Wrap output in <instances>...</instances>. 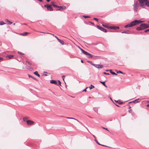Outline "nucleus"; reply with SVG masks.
Here are the masks:
<instances>
[{
  "instance_id": "1",
  "label": "nucleus",
  "mask_w": 149,
  "mask_h": 149,
  "mask_svg": "<svg viewBox=\"0 0 149 149\" xmlns=\"http://www.w3.org/2000/svg\"><path fill=\"white\" fill-rule=\"evenodd\" d=\"M143 21L140 20H135L132 22L130 24H128L125 26V28L131 27L132 26H135L137 24H139L143 22Z\"/></svg>"
},
{
  "instance_id": "2",
  "label": "nucleus",
  "mask_w": 149,
  "mask_h": 149,
  "mask_svg": "<svg viewBox=\"0 0 149 149\" xmlns=\"http://www.w3.org/2000/svg\"><path fill=\"white\" fill-rule=\"evenodd\" d=\"M139 2L140 6L143 8H146V7H149V1L147 0H138Z\"/></svg>"
},
{
  "instance_id": "3",
  "label": "nucleus",
  "mask_w": 149,
  "mask_h": 149,
  "mask_svg": "<svg viewBox=\"0 0 149 149\" xmlns=\"http://www.w3.org/2000/svg\"><path fill=\"white\" fill-rule=\"evenodd\" d=\"M133 6H134V10L135 11H137L139 6L138 2L137 1L135 2Z\"/></svg>"
},
{
  "instance_id": "4",
  "label": "nucleus",
  "mask_w": 149,
  "mask_h": 149,
  "mask_svg": "<svg viewBox=\"0 0 149 149\" xmlns=\"http://www.w3.org/2000/svg\"><path fill=\"white\" fill-rule=\"evenodd\" d=\"M140 26L141 27L142 29L143 30L149 27V25L146 24H140Z\"/></svg>"
},
{
  "instance_id": "5",
  "label": "nucleus",
  "mask_w": 149,
  "mask_h": 149,
  "mask_svg": "<svg viewBox=\"0 0 149 149\" xmlns=\"http://www.w3.org/2000/svg\"><path fill=\"white\" fill-rule=\"evenodd\" d=\"M91 64L95 67L97 68H102L103 67V65H102L95 64H93L92 63H91Z\"/></svg>"
},
{
  "instance_id": "6",
  "label": "nucleus",
  "mask_w": 149,
  "mask_h": 149,
  "mask_svg": "<svg viewBox=\"0 0 149 149\" xmlns=\"http://www.w3.org/2000/svg\"><path fill=\"white\" fill-rule=\"evenodd\" d=\"M97 28L98 29L101 30V31H103L104 32H107V31L106 29L98 25L97 26Z\"/></svg>"
},
{
  "instance_id": "7",
  "label": "nucleus",
  "mask_w": 149,
  "mask_h": 149,
  "mask_svg": "<svg viewBox=\"0 0 149 149\" xmlns=\"http://www.w3.org/2000/svg\"><path fill=\"white\" fill-rule=\"evenodd\" d=\"M44 6L45 7H47V9L48 10H49L50 11H52L53 9L51 7V6L50 5H45Z\"/></svg>"
},
{
  "instance_id": "8",
  "label": "nucleus",
  "mask_w": 149,
  "mask_h": 149,
  "mask_svg": "<svg viewBox=\"0 0 149 149\" xmlns=\"http://www.w3.org/2000/svg\"><path fill=\"white\" fill-rule=\"evenodd\" d=\"M26 122L27 125H32L34 123L33 122L29 120L26 121Z\"/></svg>"
},
{
  "instance_id": "9",
  "label": "nucleus",
  "mask_w": 149,
  "mask_h": 149,
  "mask_svg": "<svg viewBox=\"0 0 149 149\" xmlns=\"http://www.w3.org/2000/svg\"><path fill=\"white\" fill-rule=\"evenodd\" d=\"M119 28V27L118 26H109V29H117Z\"/></svg>"
},
{
  "instance_id": "10",
  "label": "nucleus",
  "mask_w": 149,
  "mask_h": 149,
  "mask_svg": "<svg viewBox=\"0 0 149 149\" xmlns=\"http://www.w3.org/2000/svg\"><path fill=\"white\" fill-rule=\"evenodd\" d=\"M50 83L51 84H54L56 85H58L57 81L54 80H51L50 81Z\"/></svg>"
},
{
  "instance_id": "11",
  "label": "nucleus",
  "mask_w": 149,
  "mask_h": 149,
  "mask_svg": "<svg viewBox=\"0 0 149 149\" xmlns=\"http://www.w3.org/2000/svg\"><path fill=\"white\" fill-rule=\"evenodd\" d=\"M80 50H81L82 52L84 54H85L86 55H87L88 53L87 52L84 51V50H83L82 49L80 48Z\"/></svg>"
},
{
  "instance_id": "12",
  "label": "nucleus",
  "mask_w": 149,
  "mask_h": 149,
  "mask_svg": "<svg viewBox=\"0 0 149 149\" xmlns=\"http://www.w3.org/2000/svg\"><path fill=\"white\" fill-rule=\"evenodd\" d=\"M140 100H139V99H138L134 100L132 102L134 103H137L140 102Z\"/></svg>"
},
{
  "instance_id": "13",
  "label": "nucleus",
  "mask_w": 149,
  "mask_h": 149,
  "mask_svg": "<svg viewBox=\"0 0 149 149\" xmlns=\"http://www.w3.org/2000/svg\"><path fill=\"white\" fill-rule=\"evenodd\" d=\"M102 25L103 26H104V27H105L106 28H109V27L107 25V24H105V23H104V24H102Z\"/></svg>"
},
{
  "instance_id": "14",
  "label": "nucleus",
  "mask_w": 149,
  "mask_h": 149,
  "mask_svg": "<svg viewBox=\"0 0 149 149\" xmlns=\"http://www.w3.org/2000/svg\"><path fill=\"white\" fill-rule=\"evenodd\" d=\"M86 56H87V57H88V58H91L94 56H93L92 55L89 53H88L87 55Z\"/></svg>"
},
{
  "instance_id": "15",
  "label": "nucleus",
  "mask_w": 149,
  "mask_h": 149,
  "mask_svg": "<svg viewBox=\"0 0 149 149\" xmlns=\"http://www.w3.org/2000/svg\"><path fill=\"white\" fill-rule=\"evenodd\" d=\"M51 3L53 6L55 8H58V6H57L55 4L54 2H52Z\"/></svg>"
},
{
  "instance_id": "16",
  "label": "nucleus",
  "mask_w": 149,
  "mask_h": 149,
  "mask_svg": "<svg viewBox=\"0 0 149 149\" xmlns=\"http://www.w3.org/2000/svg\"><path fill=\"white\" fill-rule=\"evenodd\" d=\"M122 33H125L126 34H130L131 33L130 31H124L122 32Z\"/></svg>"
},
{
  "instance_id": "17",
  "label": "nucleus",
  "mask_w": 149,
  "mask_h": 149,
  "mask_svg": "<svg viewBox=\"0 0 149 149\" xmlns=\"http://www.w3.org/2000/svg\"><path fill=\"white\" fill-rule=\"evenodd\" d=\"M58 41L62 45H64V41L62 40H61L59 39Z\"/></svg>"
},
{
  "instance_id": "18",
  "label": "nucleus",
  "mask_w": 149,
  "mask_h": 149,
  "mask_svg": "<svg viewBox=\"0 0 149 149\" xmlns=\"http://www.w3.org/2000/svg\"><path fill=\"white\" fill-rule=\"evenodd\" d=\"M5 21L7 22L8 24H11L12 23V22L10 21L8 19H6L5 20Z\"/></svg>"
},
{
  "instance_id": "19",
  "label": "nucleus",
  "mask_w": 149,
  "mask_h": 149,
  "mask_svg": "<svg viewBox=\"0 0 149 149\" xmlns=\"http://www.w3.org/2000/svg\"><path fill=\"white\" fill-rule=\"evenodd\" d=\"M34 74L35 75L37 76L38 77H40V74L38 73L37 71H36V72H34Z\"/></svg>"
},
{
  "instance_id": "20",
  "label": "nucleus",
  "mask_w": 149,
  "mask_h": 149,
  "mask_svg": "<svg viewBox=\"0 0 149 149\" xmlns=\"http://www.w3.org/2000/svg\"><path fill=\"white\" fill-rule=\"evenodd\" d=\"M110 71V72L111 74L113 75H117V74H116L115 72H112L111 70H109Z\"/></svg>"
},
{
  "instance_id": "21",
  "label": "nucleus",
  "mask_w": 149,
  "mask_h": 149,
  "mask_svg": "<svg viewBox=\"0 0 149 149\" xmlns=\"http://www.w3.org/2000/svg\"><path fill=\"white\" fill-rule=\"evenodd\" d=\"M28 33V32H25L24 33H20V34L22 36H26V35H27Z\"/></svg>"
},
{
  "instance_id": "22",
  "label": "nucleus",
  "mask_w": 149,
  "mask_h": 149,
  "mask_svg": "<svg viewBox=\"0 0 149 149\" xmlns=\"http://www.w3.org/2000/svg\"><path fill=\"white\" fill-rule=\"evenodd\" d=\"M100 82L102 84H103V85L105 87H107V86L106 85V84H105V81L102 82V81H100Z\"/></svg>"
},
{
  "instance_id": "23",
  "label": "nucleus",
  "mask_w": 149,
  "mask_h": 149,
  "mask_svg": "<svg viewBox=\"0 0 149 149\" xmlns=\"http://www.w3.org/2000/svg\"><path fill=\"white\" fill-rule=\"evenodd\" d=\"M115 101L119 104H123V102H121L120 101H119V100H117V101L115 100Z\"/></svg>"
},
{
  "instance_id": "24",
  "label": "nucleus",
  "mask_w": 149,
  "mask_h": 149,
  "mask_svg": "<svg viewBox=\"0 0 149 149\" xmlns=\"http://www.w3.org/2000/svg\"><path fill=\"white\" fill-rule=\"evenodd\" d=\"M136 30L138 31H140L143 30L141 26L137 27L136 28Z\"/></svg>"
},
{
  "instance_id": "25",
  "label": "nucleus",
  "mask_w": 149,
  "mask_h": 149,
  "mask_svg": "<svg viewBox=\"0 0 149 149\" xmlns=\"http://www.w3.org/2000/svg\"><path fill=\"white\" fill-rule=\"evenodd\" d=\"M116 72L117 73H121V74H125V73H123V72H121L120 71H118L116 70Z\"/></svg>"
},
{
  "instance_id": "26",
  "label": "nucleus",
  "mask_w": 149,
  "mask_h": 149,
  "mask_svg": "<svg viewBox=\"0 0 149 149\" xmlns=\"http://www.w3.org/2000/svg\"><path fill=\"white\" fill-rule=\"evenodd\" d=\"M66 118L68 119H74V120H77L78 122H79V121L77 120L76 119L74 118H70V117H67Z\"/></svg>"
},
{
  "instance_id": "27",
  "label": "nucleus",
  "mask_w": 149,
  "mask_h": 149,
  "mask_svg": "<svg viewBox=\"0 0 149 149\" xmlns=\"http://www.w3.org/2000/svg\"><path fill=\"white\" fill-rule=\"evenodd\" d=\"M8 56L9 59H10V58H12L14 56V55H9Z\"/></svg>"
},
{
  "instance_id": "28",
  "label": "nucleus",
  "mask_w": 149,
  "mask_h": 149,
  "mask_svg": "<svg viewBox=\"0 0 149 149\" xmlns=\"http://www.w3.org/2000/svg\"><path fill=\"white\" fill-rule=\"evenodd\" d=\"M60 8H62V10H64L66 8V7L64 6H60Z\"/></svg>"
},
{
  "instance_id": "29",
  "label": "nucleus",
  "mask_w": 149,
  "mask_h": 149,
  "mask_svg": "<svg viewBox=\"0 0 149 149\" xmlns=\"http://www.w3.org/2000/svg\"><path fill=\"white\" fill-rule=\"evenodd\" d=\"M5 24V23L3 21H1L0 22V25H2Z\"/></svg>"
},
{
  "instance_id": "30",
  "label": "nucleus",
  "mask_w": 149,
  "mask_h": 149,
  "mask_svg": "<svg viewBox=\"0 0 149 149\" xmlns=\"http://www.w3.org/2000/svg\"><path fill=\"white\" fill-rule=\"evenodd\" d=\"M95 142H96V143L98 144V145H101V144H100L98 142V141H97V140L96 139H95Z\"/></svg>"
},
{
  "instance_id": "31",
  "label": "nucleus",
  "mask_w": 149,
  "mask_h": 149,
  "mask_svg": "<svg viewBox=\"0 0 149 149\" xmlns=\"http://www.w3.org/2000/svg\"><path fill=\"white\" fill-rule=\"evenodd\" d=\"M93 88H94V86L92 85H91V86L89 87V88L90 89H92Z\"/></svg>"
},
{
  "instance_id": "32",
  "label": "nucleus",
  "mask_w": 149,
  "mask_h": 149,
  "mask_svg": "<svg viewBox=\"0 0 149 149\" xmlns=\"http://www.w3.org/2000/svg\"><path fill=\"white\" fill-rule=\"evenodd\" d=\"M57 8L58 9H56V10H62V8H60V6H58V8Z\"/></svg>"
},
{
  "instance_id": "33",
  "label": "nucleus",
  "mask_w": 149,
  "mask_h": 149,
  "mask_svg": "<svg viewBox=\"0 0 149 149\" xmlns=\"http://www.w3.org/2000/svg\"><path fill=\"white\" fill-rule=\"evenodd\" d=\"M85 18H89L90 17L88 16H86V15H84L83 16Z\"/></svg>"
},
{
  "instance_id": "34",
  "label": "nucleus",
  "mask_w": 149,
  "mask_h": 149,
  "mask_svg": "<svg viewBox=\"0 0 149 149\" xmlns=\"http://www.w3.org/2000/svg\"><path fill=\"white\" fill-rule=\"evenodd\" d=\"M18 53L19 54H21V55H24V54L23 53H22V52H18Z\"/></svg>"
},
{
  "instance_id": "35",
  "label": "nucleus",
  "mask_w": 149,
  "mask_h": 149,
  "mask_svg": "<svg viewBox=\"0 0 149 149\" xmlns=\"http://www.w3.org/2000/svg\"><path fill=\"white\" fill-rule=\"evenodd\" d=\"M26 119H27V118H26V117H24L23 118V120L24 121H26Z\"/></svg>"
},
{
  "instance_id": "36",
  "label": "nucleus",
  "mask_w": 149,
  "mask_h": 149,
  "mask_svg": "<svg viewBox=\"0 0 149 149\" xmlns=\"http://www.w3.org/2000/svg\"><path fill=\"white\" fill-rule=\"evenodd\" d=\"M65 77V76H64V75H63V76H62V79H63V81H64V82H65V84H66V83H65V81H64V77Z\"/></svg>"
},
{
  "instance_id": "37",
  "label": "nucleus",
  "mask_w": 149,
  "mask_h": 149,
  "mask_svg": "<svg viewBox=\"0 0 149 149\" xmlns=\"http://www.w3.org/2000/svg\"><path fill=\"white\" fill-rule=\"evenodd\" d=\"M148 31H149V29L146 30L144 31V32L146 33Z\"/></svg>"
},
{
  "instance_id": "38",
  "label": "nucleus",
  "mask_w": 149,
  "mask_h": 149,
  "mask_svg": "<svg viewBox=\"0 0 149 149\" xmlns=\"http://www.w3.org/2000/svg\"><path fill=\"white\" fill-rule=\"evenodd\" d=\"M30 66L31 65V64L29 62H26Z\"/></svg>"
},
{
  "instance_id": "39",
  "label": "nucleus",
  "mask_w": 149,
  "mask_h": 149,
  "mask_svg": "<svg viewBox=\"0 0 149 149\" xmlns=\"http://www.w3.org/2000/svg\"><path fill=\"white\" fill-rule=\"evenodd\" d=\"M103 74H107V75H109V73H107L106 72H103Z\"/></svg>"
},
{
  "instance_id": "40",
  "label": "nucleus",
  "mask_w": 149,
  "mask_h": 149,
  "mask_svg": "<svg viewBox=\"0 0 149 149\" xmlns=\"http://www.w3.org/2000/svg\"><path fill=\"white\" fill-rule=\"evenodd\" d=\"M93 19H94V20H96V21H97V22H98V19H97V18H93Z\"/></svg>"
},
{
  "instance_id": "41",
  "label": "nucleus",
  "mask_w": 149,
  "mask_h": 149,
  "mask_svg": "<svg viewBox=\"0 0 149 149\" xmlns=\"http://www.w3.org/2000/svg\"><path fill=\"white\" fill-rule=\"evenodd\" d=\"M54 37L57 39L58 40L59 39L56 36H55Z\"/></svg>"
},
{
  "instance_id": "42",
  "label": "nucleus",
  "mask_w": 149,
  "mask_h": 149,
  "mask_svg": "<svg viewBox=\"0 0 149 149\" xmlns=\"http://www.w3.org/2000/svg\"><path fill=\"white\" fill-rule=\"evenodd\" d=\"M58 82L59 83V84L60 85H61V81L59 80H58Z\"/></svg>"
},
{
  "instance_id": "43",
  "label": "nucleus",
  "mask_w": 149,
  "mask_h": 149,
  "mask_svg": "<svg viewBox=\"0 0 149 149\" xmlns=\"http://www.w3.org/2000/svg\"><path fill=\"white\" fill-rule=\"evenodd\" d=\"M88 88V87H86L85 89H84L83 91L84 92V91H86V89Z\"/></svg>"
},
{
  "instance_id": "44",
  "label": "nucleus",
  "mask_w": 149,
  "mask_h": 149,
  "mask_svg": "<svg viewBox=\"0 0 149 149\" xmlns=\"http://www.w3.org/2000/svg\"><path fill=\"white\" fill-rule=\"evenodd\" d=\"M29 77H31V78H33V79H34V77H32V76H30V75H29Z\"/></svg>"
},
{
  "instance_id": "45",
  "label": "nucleus",
  "mask_w": 149,
  "mask_h": 149,
  "mask_svg": "<svg viewBox=\"0 0 149 149\" xmlns=\"http://www.w3.org/2000/svg\"><path fill=\"white\" fill-rule=\"evenodd\" d=\"M47 33V34H52V35L53 36H54V34H51V33Z\"/></svg>"
},
{
  "instance_id": "46",
  "label": "nucleus",
  "mask_w": 149,
  "mask_h": 149,
  "mask_svg": "<svg viewBox=\"0 0 149 149\" xmlns=\"http://www.w3.org/2000/svg\"><path fill=\"white\" fill-rule=\"evenodd\" d=\"M103 128L104 129H105L106 130H107V131H108V130L107 128H105L103 127Z\"/></svg>"
},
{
  "instance_id": "47",
  "label": "nucleus",
  "mask_w": 149,
  "mask_h": 149,
  "mask_svg": "<svg viewBox=\"0 0 149 149\" xmlns=\"http://www.w3.org/2000/svg\"><path fill=\"white\" fill-rule=\"evenodd\" d=\"M93 137L94 138H95V139H96L95 136V135H93Z\"/></svg>"
},
{
  "instance_id": "48",
  "label": "nucleus",
  "mask_w": 149,
  "mask_h": 149,
  "mask_svg": "<svg viewBox=\"0 0 149 149\" xmlns=\"http://www.w3.org/2000/svg\"><path fill=\"white\" fill-rule=\"evenodd\" d=\"M132 111V110H129V112H130V113H131Z\"/></svg>"
},
{
  "instance_id": "49",
  "label": "nucleus",
  "mask_w": 149,
  "mask_h": 149,
  "mask_svg": "<svg viewBox=\"0 0 149 149\" xmlns=\"http://www.w3.org/2000/svg\"><path fill=\"white\" fill-rule=\"evenodd\" d=\"M100 145L101 146H106L105 145H102V144H101Z\"/></svg>"
},
{
  "instance_id": "50",
  "label": "nucleus",
  "mask_w": 149,
  "mask_h": 149,
  "mask_svg": "<svg viewBox=\"0 0 149 149\" xmlns=\"http://www.w3.org/2000/svg\"><path fill=\"white\" fill-rule=\"evenodd\" d=\"M115 104V105H116V106H117V107H119V106L118 105H117V104Z\"/></svg>"
},
{
  "instance_id": "51",
  "label": "nucleus",
  "mask_w": 149,
  "mask_h": 149,
  "mask_svg": "<svg viewBox=\"0 0 149 149\" xmlns=\"http://www.w3.org/2000/svg\"><path fill=\"white\" fill-rule=\"evenodd\" d=\"M88 62L89 63H92V62L91 61H88Z\"/></svg>"
},
{
  "instance_id": "52",
  "label": "nucleus",
  "mask_w": 149,
  "mask_h": 149,
  "mask_svg": "<svg viewBox=\"0 0 149 149\" xmlns=\"http://www.w3.org/2000/svg\"><path fill=\"white\" fill-rule=\"evenodd\" d=\"M146 106L147 107H149V104H147Z\"/></svg>"
},
{
  "instance_id": "53",
  "label": "nucleus",
  "mask_w": 149,
  "mask_h": 149,
  "mask_svg": "<svg viewBox=\"0 0 149 149\" xmlns=\"http://www.w3.org/2000/svg\"><path fill=\"white\" fill-rule=\"evenodd\" d=\"M81 62L82 63H83V61L82 60H81Z\"/></svg>"
},
{
  "instance_id": "54",
  "label": "nucleus",
  "mask_w": 149,
  "mask_h": 149,
  "mask_svg": "<svg viewBox=\"0 0 149 149\" xmlns=\"http://www.w3.org/2000/svg\"><path fill=\"white\" fill-rule=\"evenodd\" d=\"M2 59L1 58H0V60H1Z\"/></svg>"
},
{
  "instance_id": "55",
  "label": "nucleus",
  "mask_w": 149,
  "mask_h": 149,
  "mask_svg": "<svg viewBox=\"0 0 149 149\" xmlns=\"http://www.w3.org/2000/svg\"><path fill=\"white\" fill-rule=\"evenodd\" d=\"M41 32V33H44V32Z\"/></svg>"
},
{
  "instance_id": "56",
  "label": "nucleus",
  "mask_w": 149,
  "mask_h": 149,
  "mask_svg": "<svg viewBox=\"0 0 149 149\" xmlns=\"http://www.w3.org/2000/svg\"><path fill=\"white\" fill-rule=\"evenodd\" d=\"M109 71V70H106V71Z\"/></svg>"
},
{
  "instance_id": "57",
  "label": "nucleus",
  "mask_w": 149,
  "mask_h": 149,
  "mask_svg": "<svg viewBox=\"0 0 149 149\" xmlns=\"http://www.w3.org/2000/svg\"><path fill=\"white\" fill-rule=\"evenodd\" d=\"M15 23L14 24H13L14 25H15Z\"/></svg>"
},
{
  "instance_id": "58",
  "label": "nucleus",
  "mask_w": 149,
  "mask_h": 149,
  "mask_svg": "<svg viewBox=\"0 0 149 149\" xmlns=\"http://www.w3.org/2000/svg\"><path fill=\"white\" fill-rule=\"evenodd\" d=\"M45 76H47V75H46V74H45Z\"/></svg>"
},
{
  "instance_id": "59",
  "label": "nucleus",
  "mask_w": 149,
  "mask_h": 149,
  "mask_svg": "<svg viewBox=\"0 0 149 149\" xmlns=\"http://www.w3.org/2000/svg\"><path fill=\"white\" fill-rule=\"evenodd\" d=\"M148 22L149 23V21Z\"/></svg>"
},
{
  "instance_id": "60",
  "label": "nucleus",
  "mask_w": 149,
  "mask_h": 149,
  "mask_svg": "<svg viewBox=\"0 0 149 149\" xmlns=\"http://www.w3.org/2000/svg\"><path fill=\"white\" fill-rule=\"evenodd\" d=\"M148 103H149V101H148Z\"/></svg>"
}]
</instances>
